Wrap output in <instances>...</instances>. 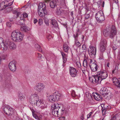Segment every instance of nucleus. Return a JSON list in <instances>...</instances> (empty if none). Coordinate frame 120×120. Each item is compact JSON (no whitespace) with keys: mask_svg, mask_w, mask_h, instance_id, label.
Returning <instances> with one entry per match:
<instances>
[{"mask_svg":"<svg viewBox=\"0 0 120 120\" xmlns=\"http://www.w3.org/2000/svg\"><path fill=\"white\" fill-rule=\"evenodd\" d=\"M51 109L52 114L55 116H62L67 113L66 109L63 105L56 103L52 105Z\"/></svg>","mask_w":120,"mask_h":120,"instance_id":"1","label":"nucleus"},{"mask_svg":"<svg viewBox=\"0 0 120 120\" xmlns=\"http://www.w3.org/2000/svg\"><path fill=\"white\" fill-rule=\"evenodd\" d=\"M23 34L18 30L13 31L12 33L11 38L13 41L16 42H20L23 39Z\"/></svg>","mask_w":120,"mask_h":120,"instance_id":"2","label":"nucleus"},{"mask_svg":"<svg viewBox=\"0 0 120 120\" xmlns=\"http://www.w3.org/2000/svg\"><path fill=\"white\" fill-rule=\"evenodd\" d=\"M103 33L105 37H109L111 39H113L116 34V31L115 26L112 25L111 30H104L103 31Z\"/></svg>","mask_w":120,"mask_h":120,"instance_id":"3","label":"nucleus"},{"mask_svg":"<svg viewBox=\"0 0 120 120\" xmlns=\"http://www.w3.org/2000/svg\"><path fill=\"white\" fill-rule=\"evenodd\" d=\"M46 5L44 3H41L39 4L38 11V15L42 17L43 16V12L44 14V16L47 15L48 11L46 9Z\"/></svg>","mask_w":120,"mask_h":120,"instance_id":"4","label":"nucleus"},{"mask_svg":"<svg viewBox=\"0 0 120 120\" xmlns=\"http://www.w3.org/2000/svg\"><path fill=\"white\" fill-rule=\"evenodd\" d=\"M95 17L97 22L100 23H101L105 19L104 14L101 10L96 14Z\"/></svg>","mask_w":120,"mask_h":120,"instance_id":"5","label":"nucleus"},{"mask_svg":"<svg viewBox=\"0 0 120 120\" xmlns=\"http://www.w3.org/2000/svg\"><path fill=\"white\" fill-rule=\"evenodd\" d=\"M45 87V85L41 83H37L34 87V89L38 93H41L43 91Z\"/></svg>","mask_w":120,"mask_h":120,"instance_id":"6","label":"nucleus"},{"mask_svg":"<svg viewBox=\"0 0 120 120\" xmlns=\"http://www.w3.org/2000/svg\"><path fill=\"white\" fill-rule=\"evenodd\" d=\"M88 53L90 57L94 58L95 57L96 49L95 47L90 46L88 50Z\"/></svg>","mask_w":120,"mask_h":120,"instance_id":"7","label":"nucleus"},{"mask_svg":"<svg viewBox=\"0 0 120 120\" xmlns=\"http://www.w3.org/2000/svg\"><path fill=\"white\" fill-rule=\"evenodd\" d=\"M38 94L36 93H35L34 94H32L30 97L29 101L33 105H35V103L38 99Z\"/></svg>","mask_w":120,"mask_h":120,"instance_id":"8","label":"nucleus"},{"mask_svg":"<svg viewBox=\"0 0 120 120\" xmlns=\"http://www.w3.org/2000/svg\"><path fill=\"white\" fill-rule=\"evenodd\" d=\"M97 75H98L102 80L106 79L108 76V74L106 71L101 70L97 72Z\"/></svg>","mask_w":120,"mask_h":120,"instance_id":"9","label":"nucleus"},{"mask_svg":"<svg viewBox=\"0 0 120 120\" xmlns=\"http://www.w3.org/2000/svg\"><path fill=\"white\" fill-rule=\"evenodd\" d=\"M8 45H7V42L5 41L4 43L3 42L2 39L0 38V48L4 50L8 49Z\"/></svg>","mask_w":120,"mask_h":120,"instance_id":"10","label":"nucleus"},{"mask_svg":"<svg viewBox=\"0 0 120 120\" xmlns=\"http://www.w3.org/2000/svg\"><path fill=\"white\" fill-rule=\"evenodd\" d=\"M69 74L72 77H75L77 75V72L75 68L72 67H70L69 68Z\"/></svg>","mask_w":120,"mask_h":120,"instance_id":"11","label":"nucleus"},{"mask_svg":"<svg viewBox=\"0 0 120 120\" xmlns=\"http://www.w3.org/2000/svg\"><path fill=\"white\" fill-rule=\"evenodd\" d=\"M9 66L10 69L12 71L14 72L16 71V67L15 61L11 62L9 64Z\"/></svg>","mask_w":120,"mask_h":120,"instance_id":"12","label":"nucleus"},{"mask_svg":"<svg viewBox=\"0 0 120 120\" xmlns=\"http://www.w3.org/2000/svg\"><path fill=\"white\" fill-rule=\"evenodd\" d=\"M92 71L94 72L97 71L98 68L97 63H93L89 66Z\"/></svg>","mask_w":120,"mask_h":120,"instance_id":"13","label":"nucleus"},{"mask_svg":"<svg viewBox=\"0 0 120 120\" xmlns=\"http://www.w3.org/2000/svg\"><path fill=\"white\" fill-rule=\"evenodd\" d=\"M37 100V101H36V103H35V105H36V106L38 107L40 106L42 109H44L45 108V105L42 103L41 100L39 99L38 98Z\"/></svg>","mask_w":120,"mask_h":120,"instance_id":"14","label":"nucleus"},{"mask_svg":"<svg viewBox=\"0 0 120 120\" xmlns=\"http://www.w3.org/2000/svg\"><path fill=\"white\" fill-rule=\"evenodd\" d=\"M12 109L11 108L8 106L5 107L3 109V110L6 114L9 115L11 114Z\"/></svg>","mask_w":120,"mask_h":120,"instance_id":"15","label":"nucleus"},{"mask_svg":"<svg viewBox=\"0 0 120 120\" xmlns=\"http://www.w3.org/2000/svg\"><path fill=\"white\" fill-rule=\"evenodd\" d=\"M7 45H8V49L9 48L11 49H14L16 47V46L15 44L12 42L8 41L7 42Z\"/></svg>","mask_w":120,"mask_h":120,"instance_id":"16","label":"nucleus"},{"mask_svg":"<svg viewBox=\"0 0 120 120\" xmlns=\"http://www.w3.org/2000/svg\"><path fill=\"white\" fill-rule=\"evenodd\" d=\"M84 56V60L83 63V65L84 67L87 68L88 67V64L87 62L89 61V59L86 57L85 55Z\"/></svg>","mask_w":120,"mask_h":120,"instance_id":"17","label":"nucleus"},{"mask_svg":"<svg viewBox=\"0 0 120 120\" xmlns=\"http://www.w3.org/2000/svg\"><path fill=\"white\" fill-rule=\"evenodd\" d=\"M94 82L95 83H96L97 84L100 83L102 80L100 78L98 75H95V79L94 78Z\"/></svg>","mask_w":120,"mask_h":120,"instance_id":"18","label":"nucleus"},{"mask_svg":"<svg viewBox=\"0 0 120 120\" xmlns=\"http://www.w3.org/2000/svg\"><path fill=\"white\" fill-rule=\"evenodd\" d=\"M55 95L54 93L52 94V95L49 96V101L50 102H53L57 101L56 98H55Z\"/></svg>","mask_w":120,"mask_h":120,"instance_id":"19","label":"nucleus"},{"mask_svg":"<svg viewBox=\"0 0 120 120\" xmlns=\"http://www.w3.org/2000/svg\"><path fill=\"white\" fill-rule=\"evenodd\" d=\"M94 99L96 101H99L101 100L102 97L101 96L98 94L97 93H95L94 95Z\"/></svg>","mask_w":120,"mask_h":120,"instance_id":"20","label":"nucleus"},{"mask_svg":"<svg viewBox=\"0 0 120 120\" xmlns=\"http://www.w3.org/2000/svg\"><path fill=\"white\" fill-rule=\"evenodd\" d=\"M120 79H118L116 77H114L112 78L113 83L117 86H119V82H120Z\"/></svg>","mask_w":120,"mask_h":120,"instance_id":"21","label":"nucleus"},{"mask_svg":"<svg viewBox=\"0 0 120 120\" xmlns=\"http://www.w3.org/2000/svg\"><path fill=\"white\" fill-rule=\"evenodd\" d=\"M22 32H26L29 31L30 29L29 28L26 26H21L20 28Z\"/></svg>","mask_w":120,"mask_h":120,"instance_id":"22","label":"nucleus"},{"mask_svg":"<svg viewBox=\"0 0 120 120\" xmlns=\"http://www.w3.org/2000/svg\"><path fill=\"white\" fill-rule=\"evenodd\" d=\"M5 3L3 1L0 4V10H3L7 7V6L5 4Z\"/></svg>","mask_w":120,"mask_h":120,"instance_id":"23","label":"nucleus"},{"mask_svg":"<svg viewBox=\"0 0 120 120\" xmlns=\"http://www.w3.org/2000/svg\"><path fill=\"white\" fill-rule=\"evenodd\" d=\"M107 43V41L105 39L102 38L101 39L99 45H106Z\"/></svg>","mask_w":120,"mask_h":120,"instance_id":"24","label":"nucleus"},{"mask_svg":"<svg viewBox=\"0 0 120 120\" xmlns=\"http://www.w3.org/2000/svg\"><path fill=\"white\" fill-rule=\"evenodd\" d=\"M99 49L101 53L105 51L106 45H99Z\"/></svg>","mask_w":120,"mask_h":120,"instance_id":"25","label":"nucleus"},{"mask_svg":"<svg viewBox=\"0 0 120 120\" xmlns=\"http://www.w3.org/2000/svg\"><path fill=\"white\" fill-rule=\"evenodd\" d=\"M49 5L51 8H54L56 5V2L54 1H52L50 2Z\"/></svg>","mask_w":120,"mask_h":120,"instance_id":"26","label":"nucleus"},{"mask_svg":"<svg viewBox=\"0 0 120 120\" xmlns=\"http://www.w3.org/2000/svg\"><path fill=\"white\" fill-rule=\"evenodd\" d=\"M54 93V94L55 95V98H56V101L59 100V99H60L61 95V94L58 92H55Z\"/></svg>","mask_w":120,"mask_h":120,"instance_id":"27","label":"nucleus"},{"mask_svg":"<svg viewBox=\"0 0 120 120\" xmlns=\"http://www.w3.org/2000/svg\"><path fill=\"white\" fill-rule=\"evenodd\" d=\"M97 4L99 7L101 6L102 7H104L105 4V2L102 1L101 0L98 1L97 2Z\"/></svg>","mask_w":120,"mask_h":120,"instance_id":"28","label":"nucleus"},{"mask_svg":"<svg viewBox=\"0 0 120 120\" xmlns=\"http://www.w3.org/2000/svg\"><path fill=\"white\" fill-rule=\"evenodd\" d=\"M56 14L58 15H61L64 12V10L60 9H58L56 11Z\"/></svg>","mask_w":120,"mask_h":120,"instance_id":"29","label":"nucleus"},{"mask_svg":"<svg viewBox=\"0 0 120 120\" xmlns=\"http://www.w3.org/2000/svg\"><path fill=\"white\" fill-rule=\"evenodd\" d=\"M64 51L66 52H68L69 49L68 46L66 44L64 43L63 46Z\"/></svg>","mask_w":120,"mask_h":120,"instance_id":"30","label":"nucleus"},{"mask_svg":"<svg viewBox=\"0 0 120 120\" xmlns=\"http://www.w3.org/2000/svg\"><path fill=\"white\" fill-rule=\"evenodd\" d=\"M51 23L54 27H57L58 26L57 22L55 19H52L51 20Z\"/></svg>","mask_w":120,"mask_h":120,"instance_id":"31","label":"nucleus"},{"mask_svg":"<svg viewBox=\"0 0 120 120\" xmlns=\"http://www.w3.org/2000/svg\"><path fill=\"white\" fill-rule=\"evenodd\" d=\"M99 92L104 97L105 96L107 93L105 90H101Z\"/></svg>","mask_w":120,"mask_h":120,"instance_id":"32","label":"nucleus"},{"mask_svg":"<svg viewBox=\"0 0 120 120\" xmlns=\"http://www.w3.org/2000/svg\"><path fill=\"white\" fill-rule=\"evenodd\" d=\"M85 95L88 98V99L90 100L92 98V97L91 94L88 92H87L85 93Z\"/></svg>","mask_w":120,"mask_h":120,"instance_id":"33","label":"nucleus"},{"mask_svg":"<svg viewBox=\"0 0 120 120\" xmlns=\"http://www.w3.org/2000/svg\"><path fill=\"white\" fill-rule=\"evenodd\" d=\"M19 99L22 101L25 98V97L21 93H20L19 95Z\"/></svg>","mask_w":120,"mask_h":120,"instance_id":"34","label":"nucleus"},{"mask_svg":"<svg viewBox=\"0 0 120 120\" xmlns=\"http://www.w3.org/2000/svg\"><path fill=\"white\" fill-rule=\"evenodd\" d=\"M95 76H92L90 77L89 78V79L90 81L93 83H95V82H94V79H95Z\"/></svg>","mask_w":120,"mask_h":120,"instance_id":"35","label":"nucleus"},{"mask_svg":"<svg viewBox=\"0 0 120 120\" xmlns=\"http://www.w3.org/2000/svg\"><path fill=\"white\" fill-rule=\"evenodd\" d=\"M35 46L36 48H37V49L39 51L41 52L42 51V50L40 46L38 44H36L35 45Z\"/></svg>","mask_w":120,"mask_h":120,"instance_id":"36","label":"nucleus"},{"mask_svg":"<svg viewBox=\"0 0 120 120\" xmlns=\"http://www.w3.org/2000/svg\"><path fill=\"white\" fill-rule=\"evenodd\" d=\"M75 44L77 47H79L81 46V44L78 40L75 41Z\"/></svg>","mask_w":120,"mask_h":120,"instance_id":"37","label":"nucleus"},{"mask_svg":"<svg viewBox=\"0 0 120 120\" xmlns=\"http://www.w3.org/2000/svg\"><path fill=\"white\" fill-rule=\"evenodd\" d=\"M105 96L106 98H108V99H110L112 97L110 93H107Z\"/></svg>","mask_w":120,"mask_h":120,"instance_id":"38","label":"nucleus"},{"mask_svg":"<svg viewBox=\"0 0 120 120\" xmlns=\"http://www.w3.org/2000/svg\"><path fill=\"white\" fill-rule=\"evenodd\" d=\"M34 114V113H33V115L34 118L38 120H41V119L38 117L37 115Z\"/></svg>","mask_w":120,"mask_h":120,"instance_id":"39","label":"nucleus"},{"mask_svg":"<svg viewBox=\"0 0 120 120\" xmlns=\"http://www.w3.org/2000/svg\"><path fill=\"white\" fill-rule=\"evenodd\" d=\"M89 7L87 4H85V6L84 7L86 9V13H87V12L90 10L89 9Z\"/></svg>","mask_w":120,"mask_h":120,"instance_id":"40","label":"nucleus"},{"mask_svg":"<svg viewBox=\"0 0 120 120\" xmlns=\"http://www.w3.org/2000/svg\"><path fill=\"white\" fill-rule=\"evenodd\" d=\"M118 116L119 115L118 114H116L110 120H116V118L118 117Z\"/></svg>","mask_w":120,"mask_h":120,"instance_id":"41","label":"nucleus"},{"mask_svg":"<svg viewBox=\"0 0 120 120\" xmlns=\"http://www.w3.org/2000/svg\"><path fill=\"white\" fill-rule=\"evenodd\" d=\"M43 21L42 19H39L38 20V24L40 26H41L43 23Z\"/></svg>","mask_w":120,"mask_h":120,"instance_id":"42","label":"nucleus"},{"mask_svg":"<svg viewBox=\"0 0 120 120\" xmlns=\"http://www.w3.org/2000/svg\"><path fill=\"white\" fill-rule=\"evenodd\" d=\"M101 106L102 107L101 109L102 114H105V112L106 111V109L105 107H102V106Z\"/></svg>","mask_w":120,"mask_h":120,"instance_id":"43","label":"nucleus"},{"mask_svg":"<svg viewBox=\"0 0 120 120\" xmlns=\"http://www.w3.org/2000/svg\"><path fill=\"white\" fill-rule=\"evenodd\" d=\"M90 16V15L89 14H87L86 13L85 15V19H88Z\"/></svg>","mask_w":120,"mask_h":120,"instance_id":"44","label":"nucleus"},{"mask_svg":"<svg viewBox=\"0 0 120 120\" xmlns=\"http://www.w3.org/2000/svg\"><path fill=\"white\" fill-rule=\"evenodd\" d=\"M71 94L72 96L73 97H75L76 95L75 92L74 90L72 91Z\"/></svg>","mask_w":120,"mask_h":120,"instance_id":"45","label":"nucleus"},{"mask_svg":"<svg viewBox=\"0 0 120 120\" xmlns=\"http://www.w3.org/2000/svg\"><path fill=\"white\" fill-rule=\"evenodd\" d=\"M82 50H86V45L85 44L83 45L82 46Z\"/></svg>","mask_w":120,"mask_h":120,"instance_id":"46","label":"nucleus"},{"mask_svg":"<svg viewBox=\"0 0 120 120\" xmlns=\"http://www.w3.org/2000/svg\"><path fill=\"white\" fill-rule=\"evenodd\" d=\"M76 64L78 68H80L81 67V63L79 62H77L76 63Z\"/></svg>","mask_w":120,"mask_h":120,"instance_id":"47","label":"nucleus"},{"mask_svg":"<svg viewBox=\"0 0 120 120\" xmlns=\"http://www.w3.org/2000/svg\"><path fill=\"white\" fill-rule=\"evenodd\" d=\"M44 22L46 25H49V20L48 19H45Z\"/></svg>","mask_w":120,"mask_h":120,"instance_id":"48","label":"nucleus"},{"mask_svg":"<svg viewBox=\"0 0 120 120\" xmlns=\"http://www.w3.org/2000/svg\"><path fill=\"white\" fill-rule=\"evenodd\" d=\"M60 52L62 56V58L66 57V55L64 53L62 52Z\"/></svg>","mask_w":120,"mask_h":120,"instance_id":"49","label":"nucleus"},{"mask_svg":"<svg viewBox=\"0 0 120 120\" xmlns=\"http://www.w3.org/2000/svg\"><path fill=\"white\" fill-rule=\"evenodd\" d=\"M23 16L25 18H26L28 17V15L27 13H23Z\"/></svg>","mask_w":120,"mask_h":120,"instance_id":"50","label":"nucleus"},{"mask_svg":"<svg viewBox=\"0 0 120 120\" xmlns=\"http://www.w3.org/2000/svg\"><path fill=\"white\" fill-rule=\"evenodd\" d=\"M73 37L75 39V41L78 40V38L77 36H76L75 34H74L73 35Z\"/></svg>","mask_w":120,"mask_h":120,"instance_id":"51","label":"nucleus"},{"mask_svg":"<svg viewBox=\"0 0 120 120\" xmlns=\"http://www.w3.org/2000/svg\"><path fill=\"white\" fill-rule=\"evenodd\" d=\"M115 69L113 70L112 71V74H114L115 73H116L117 71V70L116 69V67H115Z\"/></svg>","mask_w":120,"mask_h":120,"instance_id":"52","label":"nucleus"},{"mask_svg":"<svg viewBox=\"0 0 120 120\" xmlns=\"http://www.w3.org/2000/svg\"><path fill=\"white\" fill-rule=\"evenodd\" d=\"M38 58H39V60H41V59L42 55L41 54L38 53Z\"/></svg>","mask_w":120,"mask_h":120,"instance_id":"53","label":"nucleus"},{"mask_svg":"<svg viewBox=\"0 0 120 120\" xmlns=\"http://www.w3.org/2000/svg\"><path fill=\"white\" fill-rule=\"evenodd\" d=\"M103 58V53H102L101 54L100 56L99 59L100 60H101Z\"/></svg>","mask_w":120,"mask_h":120,"instance_id":"54","label":"nucleus"},{"mask_svg":"<svg viewBox=\"0 0 120 120\" xmlns=\"http://www.w3.org/2000/svg\"><path fill=\"white\" fill-rule=\"evenodd\" d=\"M12 9H13L12 7H8L7 9V10H8H8H9V11H12Z\"/></svg>","mask_w":120,"mask_h":120,"instance_id":"55","label":"nucleus"},{"mask_svg":"<svg viewBox=\"0 0 120 120\" xmlns=\"http://www.w3.org/2000/svg\"><path fill=\"white\" fill-rule=\"evenodd\" d=\"M7 25L8 27H10L11 26V24L10 22H7Z\"/></svg>","mask_w":120,"mask_h":120,"instance_id":"56","label":"nucleus"},{"mask_svg":"<svg viewBox=\"0 0 120 120\" xmlns=\"http://www.w3.org/2000/svg\"><path fill=\"white\" fill-rule=\"evenodd\" d=\"M38 22V20L34 18V24Z\"/></svg>","mask_w":120,"mask_h":120,"instance_id":"57","label":"nucleus"},{"mask_svg":"<svg viewBox=\"0 0 120 120\" xmlns=\"http://www.w3.org/2000/svg\"><path fill=\"white\" fill-rule=\"evenodd\" d=\"M63 62L64 63H65L67 60V59L66 57L63 58Z\"/></svg>","mask_w":120,"mask_h":120,"instance_id":"58","label":"nucleus"},{"mask_svg":"<svg viewBox=\"0 0 120 120\" xmlns=\"http://www.w3.org/2000/svg\"><path fill=\"white\" fill-rule=\"evenodd\" d=\"M51 35L50 34H49L47 36V38L48 40H49L50 39H51Z\"/></svg>","mask_w":120,"mask_h":120,"instance_id":"59","label":"nucleus"},{"mask_svg":"<svg viewBox=\"0 0 120 120\" xmlns=\"http://www.w3.org/2000/svg\"><path fill=\"white\" fill-rule=\"evenodd\" d=\"M92 113V112H90L87 115V118H88L90 117Z\"/></svg>","mask_w":120,"mask_h":120,"instance_id":"60","label":"nucleus"},{"mask_svg":"<svg viewBox=\"0 0 120 120\" xmlns=\"http://www.w3.org/2000/svg\"><path fill=\"white\" fill-rule=\"evenodd\" d=\"M90 60V62L89 63V65L90 66V65H91V64H92V63H94V62L93 63V61H92V59H90V60L89 59V60Z\"/></svg>","mask_w":120,"mask_h":120,"instance_id":"61","label":"nucleus"},{"mask_svg":"<svg viewBox=\"0 0 120 120\" xmlns=\"http://www.w3.org/2000/svg\"><path fill=\"white\" fill-rule=\"evenodd\" d=\"M59 119L60 120H64L65 119V117H61L59 118Z\"/></svg>","mask_w":120,"mask_h":120,"instance_id":"62","label":"nucleus"},{"mask_svg":"<svg viewBox=\"0 0 120 120\" xmlns=\"http://www.w3.org/2000/svg\"><path fill=\"white\" fill-rule=\"evenodd\" d=\"M20 14V12H17V17H18L19 16Z\"/></svg>","mask_w":120,"mask_h":120,"instance_id":"63","label":"nucleus"},{"mask_svg":"<svg viewBox=\"0 0 120 120\" xmlns=\"http://www.w3.org/2000/svg\"><path fill=\"white\" fill-rule=\"evenodd\" d=\"M113 1L116 4L118 3V0H113Z\"/></svg>","mask_w":120,"mask_h":120,"instance_id":"64","label":"nucleus"}]
</instances>
